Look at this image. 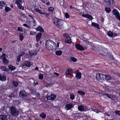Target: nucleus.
Instances as JSON below:
<instances>
[{"instance_id":"c756f323","label":"nucleus","mask_w":120,"mask_h":120,"mask_svg":"<svg viewBox=\"0 0 120 120\" xmlns=\"http://www.w3.org/2000/svg\"><path fill=\"white\" fill-rule=\"evenodd\" d=\"M10 70L12 71H13L15 70L16 68L14 66H12L11 65H10L8 66Z\"/></svg>"},{"instance_id":"5fc2aeb1","label":"nucleus","mask_w":120,"mask_h":120,"mask_svg":"<svg viewBox=\"0 0 120 120\" xmlns=\"http://www.w3.org/2000/svg\"><path fill=\"white\" fill-rule=\"evenodd\" d=\"M22 27H19L18 29V30L19 31H22Z\"/></svg>"},{"instance_id":"680f3d73","label":"nucleus","mask_w":120,"mask_h":120,"mask_svg":"<svg viewBox=\"0 0 120 120\" xmlns=\"http://www.w3.org/2000/svg\"><path fill=\"white\" fill-rule=\"evenodd\" d=\"M54 74L57 76H59V74H58L55 72H54Z\"/></svg>"},{"instance_id":"338daca9","label":"nucleus","mask_w":120,"mask_h":120,"mask_svg":"<svg viewBox=\"0 0 120 120\" xmlns=\"http://www.w3.org/2000/svg\"><path fill=\"white\" fill-rule=\"evenodd\" d=\"M38 45H38V44H36L35 45V46L36 47H38Z\"/></svg>"},{"instance_id":"9b49d317","label":"nucleus","mask_w":120,"mask_h":120,"mask_svg":"<svg viewBox=\"0 0 120 120\" xmlns=\"http://www.w3.org/2000/svg\"><path fill=\"white\" fill-rule=\"evenodd\" d=\"M56 98V96L55 95L51 94L50 95H48L47 96V99L49 100H53Z\"/></svg>"},{"instance_id":"a878e982","label":"nucleus","mask_w":120,"mask_h":120,"mask_svg":"<svg viewBox=\"0 0 120 120\" xmlns=\"http://www.w3.org/2000/svg\"><path fill=\"white\" fill-rule=\"evenodd\" d=\"M0 69L2 71H8V68L4 66H1L0 67Z\"/></svg>"},{"instance_id":"393cba45","label":"nucleus","mask_w":120,"mask_h":120,"mask_svg":"<svg viewBox=\"0 0 120 120\" xmlns=\"http://www.w3.org/2000/svg\"><path fill=\"white\" fill-rule=\"evenodd\" d=\"M72 70L71 69H67L65 72V75H71L72 72Z\"/></svg>"},{"instance_id":"72a5a7b5","label":"nucleus","mask_w":120,"mask_h":120,"mask_svg":"<svg viewBox=\"0 0 120 120\" xmlns=\"http://www.w3.org/2000/svg\"><path fill=\"white\" fill-rule=\"evenodd\" d=\"M77 93L80 95H84L85 94V93L82 91V90H79L78 91Z\"/></svg>"},{"instance_id":"c9c22d12","label":"nucleus","mask_w":120,"mask_h":120,"mask_svg":"<svg viewBox=\"0 0 120 120\" xmlns=\"http://www.w3.org/2000/svg\"><path fill=\"white\" fill-rule=\"evenodd\" d=\"M70 98L72 100H73L75 98V96L74 94L73 93H71L70 95Z\"/></svg>"},{"instance_id":"774afa93","label":"nucleus","mask_w":120,"mask_h":120,"mask_svg":"<svg viewBox=\"0 0 120 120\" xmlns=\"http://www.w3.org/2000/svg\"><path fill=\"white\" fill-rule=\"evenodd\" d=\"M105 114L106 115L108 116H110V114L108 113H105Z\"/></svg>"},{"instance_id":"13d9d810","label":"nucleus","mask_w":120,"mask_h":120,"mask_svg":"<svg viewBox=\"0 0 120 120\" xmlns=\"http://www.w3.org/2000/svg\"><path fill=\"white\" fill-rule=\"evenodd\" d=\"M38 83L37 82L36 83H35V82H34L33 83V85L34 86H35L36 85H38Z\"/></svg>"},{"instance_id":"4be33fe9","label":"nucleus","mask_w":120,"mask_h":120,"mask_svg":"<svg viewBox=\"0 0 120 120\" xmlns=\"http://www.w3.org/2000/svg\"><path fill=\"white\" fill-rule=\"evenodd\" d=\"M91 25L94 26L96 27L98 29H100L99 25L97 23H96L95 22H92L91 24Z\"/></svg>"},{"instance_id":"f704fd0d","label":"nucleus","mask_w":120,"mask_h":120,"mask_svg":"<svg viewBox=\"0 0 120 120\" xmlns=\"http://www.w3.org/2000/svg\"><path fill=\"white\" fill-rule=\"evenodd\" d=\"M78 110L81 111H83V106L81 105L79 106H78Z\"/></svg>"},{"instance_id":"f8f14e48","label":"nucleus","mask_w":120,"mask_h":120,"mask_svg":"<svg viewBox=\"0 0 120 120\" xmlns=\"http://www.w3.org/2000/svg\"><path fill=\"white\" fill-rule=\"evenodd\" d=\"M54 21L53 20V22L54 24L56 26H60V20H58L56 18H55L54 19Z\"/></svg>"},{"instance_id":"a211bd4d","label":"nucleus","mask_w":120,"mask_h":120,"mask_svg":"<svg viewBox=\"0 0 120 120\" xmlns=\"http://www.w3.org/2000/svg\"><path fill=\"white\" fill-rule=\"evenodd\" d=\"M21 65L23 66H25L27 67H30V64L28 61H26L24 63H22Z\"/></svg>"},{"instance_id":"0eeeda50","label":"nucleus","mask_w":120,"mask_h":120,"mask_svg":"<svg viewBox=\"0 0 120 120\" xmlns=\"http://www.w3.org/2000/svg\"><path fill=\"white\" fill-rule=\"evenodd\" d=\"M112 13L115 15L117 19L120 21V15L119 12L116 9L113 10L112 11Z\"/></svg>"},{"instance_id":"a18cd8bd","label":"nucleus","mask_w":120,"mask_h":120,"mask_svg":"<svg viewBox=\"0 0 120 120\" xmlns=\"http://www.w3.org/2000/svg\"><path fill=\"white\" fill-rule=\"evenodd\" d=\"M65 23V22L64 21L60 20V25H62V27L63 26V25H64Z\"/></svg>"},{"instance_id":"69168bd1","label":"nucleus","mask_w":120,"mask_h":120,"mask_svg":"<svg viewBox=\"0 0 120 120\" xmlns=\"http://www.w3.org/2000/svg\"><path fill=\"white\" fill-rule=\"evenodd\" d=\"M35 69L37 70H38V67H36L35 68Z\"/></svg>"},{"instance_id":"4d7b16f0","label":"nucleus","mask_w":120,"mask_h":120,"mask_svg":"<svg viewBox=\"0 0 120 120\" xmlns=\"http://www.w3.org/2000/svg\"><path fill=\"white\" fill-rule=\"evenodd\" d=\"M112 37H115L117 35V34L115 33H112Z\"/></svg>"},{"instance_id":"20e7f679","label":"nucleus","mask_w":120,"mask_h":120,"mask_svg":"<svg viewBox=\"0 0 120 120\" xmlns=\"http://www.w3.org/2000/svg\"><path fill=\"white\" fill-rule=\"evenodd\" d=\"M105 75L97 73L96 75V79L97 80L100 81L101 80H104L105 79Z\"/></svg>"},{"instance_id":"412c9836","label":"nucleus","mask_w":120,"mask_h":120,"mask_svg":"<svg viewBox=\"0 0 120 120\" xmlns=\"http://www.w3.org/2000/svg\"><path fill=\"white\" fill-rule=\"evenodd\" d=\"M36 30L37 31H40L41 32H44V30L42 27L40 26H39L36 28Z\"/></svg>"},{"instance_id":"4c0bfd02","label":"nucleus","mask_w":120,"mask_h":120,"mask_svg":"<svg viewBox=\"0 0 120 120\" xmlns=\"http://www.w3.org/2000/svg\"><path fill=\"white\" fill-rule=\"evenodd\" d=\"M39 78L40 79H42L43 78V74H40L39 75Z\"/></svg>"},{"instance_id":"4468645a","label":"nucleus","mask_w":120,"mask_h":120,"mask_svg":"<svg viewBox=\"0 0 120 120\" xmlns=\"http://www.w3.org/2000/svg\"><path fill=\"white\" fill-rule=\"evenodd\" d=\"M3 59V63L5 64H7L8 62V60L6 59L5 57L6 55L5 54H3L2 55Z\"/></svg>"},{"instance_id":"cd10ccee","label":"nucleus","mask_w":120,"mask_h":120,"mask_svg":"<svg viewBox=\"0 0 120 120\" xmlns=\"http://www.w3.org/2000/svg\"><path fill=\"white\" fill-rule=\"evenodd\" d=\"M105 2L108 3L109 4L111 5L112 4L113 2L112 0H104Z\"/></svg>"},{"instance_id":"09e8293b","label":"nucleus","mask_w":120,"mask_h":120,"mask_svg":"<svg viewBox=\"0 0 120 120\" xmlns=\"http://www.w3.org/2000/svg\"><path fill=\"white\" fill-rule=\"evenodd\" d=\"M56 54L57 55H60V50L57 51L56 52Z\"/></svg>"},{"instance_id":"ddd939ff","label":"nucleus","mask_w":120,"mask_h":120,"mask_svg":"<svg viewBox=\"0 0 120 120\" xmlns=\"http://www.w3.org/2000/svg\"><path fill=\"white\" fill-rule=\"evenodd\" d=\"M73 105L72 104H68L66 105L65 109L67 110H70L73 107Z\"/></svg>"},{"instance_id":"864d4df0","label":"nucleus","mask_w":120,"mask_h":120,"mask_svg":"<svg viewBox=\"0 0 120 120\" xmlns=\"http://www.w3.org/2000/svg\"><path fill=\"white\" fill-rule=\"evenodd\" d=\"M25 54L24 52H21L20 53L19 55L20 56H23Z\"/></svg>"},{"instance_id":"473e14b6","label":"nucleus","mask_w":120,"mask_h":120,"mask_svg":"<svg viewBox=\"0 0 120 120\" xmlns=\"http://www.w3.org/2000/svg\"><path fill=\"white\" fill-rule=\"evenodd\" d=\"M35 10L36 11L40 14H45V13H43L41 11V10L39 9L38 8H36L35 9Z\"/></svg>"},{"instance_id":"423d86ee","label":"nucleus","mask_w":120,"mask_h":120,"mask_svg":"<svg viewBox=\"0 0 120 120\" xmlns=\"http://www.w3.org/2000/svg\"><path fill=\"white\" fill-rule=\"evenodd\" d=\"M63 35L66 39L65 40V43L68 44H70L71 43V39L68 35L67 34L65 33L63 34Z\"/></svg>"},{"instance_id":"c85d7f7f","label":"nucleus","mask_w":120,"mask_h":120,"mask_svg":"<svg viewBox=\"0 0 120 120\" xmlns=\"http://www.w3.org/2000/svg\"><path fill=\"white\" fill-rule=\"evenodd\" d=\"M40 116L42 119H45L46 116V115L44 112H43L40 115Z\"/></svg>"},{"instance_id":"6e6552de","label":"nucleus","mask_w":120,"mask_h":120,"mask_svg":"<svg viewBox=\"0 0 120 120\" xmlns=\"http://www.w3.org/2000/svg\"><path fill=\"white\" fill-rule=\"evenodd\" d=\"M75 47L77 49L80 50V51H82L86 50L87 48V47H84L80 45L79 44H76L75 45Z\"/></svg>"},{"instance_id":"37998d69","label":"nucleus","mask_w":120,"mask_h":120,"mask_svg":"<svg viewBox=\"0 0 120 120\" xmlns=\"http://www.w3.org/2000/svg\"><path fill=\"white\" fill-rule=\"evenodd\" d=\"M65 15L66 18H69L70 16L67 13H65Z\"/></svg>"},{"instance_id":"b1692460","label":"nucleus","mask_w":120,"mask_h":120,"mask_svg":"<svg viewBox=\"0 0 120 120\" xmlns=\"http://www.w3.org/2000/svg\"><path fill=\"white\" fill-rule=\"evenodd\" d=\"M76 77L77 79H80L81 77V73L79 72H77L76 74Z\"/></svg>"},{"instance_id":"dca6fc26","label":"nucleus","mask_w":120,"mask_h":120,"mask_svg":"<svg viewBox=\"0 0 120 120\" xmlns=\"http://www.w3.org/2000/svg\"><path fill=\"white\" fill-rule=\"evenodd\" d=\"M82 16L83 17L88 18L90 20H92L93 18L92 16L88 14H84L82 15Z\"/></svg>"},{"instance_id":"e2e57ef3","label":"nucleus","mask_w":120,"mask_h":120,"mask_svg":"<svg viewBox=\"0 0 120 120\" xmlns=\"http://www.w3.org/2000/svg\"><path fill=\"white\" fill-rule=\"evenodd\" d=\"M106 95L108 97H109V98H110V97H111L110 95L109 94H106Z\"/></svg>"},{"instance_id":"6ab92c4d","label":"nucleus","mask_w":120,"mask_h":120,"mask_svg":"<svg viewBox=\"0 0 120 120\" xmlns=\"http://www.w3.org/2000/svg\"><path fill=\"white\" fill-rule=\"evenodd\" d=\"M6 79V76L5 75L0 74V80L4 81H5Z\"/></svg>"},{"instance_id":"7c9ffc66","label":"nucleus","mask_w":120,"mask_h":120,"mask_svg":"<svg viewBox=\"0 0 120 120\" xmlns=\"http://www.w3.org/2000/svg\"><path fill=\"white\" fill-rule=\"evenodd\" d=\"M19 39L20 40L22 41L23 40L24 38L23 34L22 33H20L19 34Z\"/></svg>"},{"instance_id":"c03bdc74","label":"nucleus","mask_w":120,"mask_h":120,"mask_svg":"<svg viewBox=\"0 0 120 120\" xmlns=\"http://www.w3.org/2000/svg\"><path fill=\"white\" fill-rule=\"evenodd\" d=\"M10 8H9V7H5V11L6 12H8L9 11Z\"/></svg>"},{"instance_id":"f3484780","label":"nucleus","mask_w":120,"mask_h":120,"mask_svg":"<svg viewBox=\"0 0 120 120\" xmlns=\"http://www.w3.org/2000/svg\"><path fill=\"white\" fill-rule=\"evenodd\" d=\"M42 35V33H40L37 34L36 36V40L38 42L39 41L41 38Z\"/></svg>"},{"instance_id":"de8ad7c7","label":"nucleus","mask_w":120,"mask_h":120,"mask_svg":"<svg viewBox=\"0 0 120 120\" xmlns=\"http://www.w3.org/2000/svg\"><path fill=\"white\" fill-rule=\"evenodd\" d=\"M54 10V8L53 7H50L49 8V11H52Z\"/></svg>"},{"instance_id":"9d476101","label":"nucleus","mask_w":120,"mask_h":120,"mask_svg":"<svg viewBox=\"0 0 120 120\" xmlns=\"http://www.w3.org/2000/svg\"><path fill=\"white\" fill-rule=\"evenodd\" d=\"M100 53L102 55L107 56L108 55L107 50L106 48H104L102 50H100L99 51Z\"/></svg>"},{"instance_id":"a19ab883","label":"nucleus","mask_w":120,"mask_h":120,"mask_svg":"<svg viewBox=\"0 0 120 120\" xmlns=\"http://www.w3.org/2000/svg\"><path fill=\"white\" fill-rule=\"evenodd\" d=\"M105 10L106 12L108 13H109L111 11L110 8H105Z\"/></svg>"},{"instance_id":"79ce46f5","label":"nucleus","mask_w":120,"mask_h":120,"mask_svg":"<svg viewBox=\"0 0 120 120\" xmlns=\"http://www.w3.org/2000/svg\"><path fill=\"white\" fill-rule=\"evenodd\" d=\"M21 56L19 55L17 57V59L16 60V61L17 62H19L20 60V57H21Z\"/></svg>"},{"instance_id":"bb28decb","label":"nucleus","mask_w":120,"mask_h":120,"mask_svg":"<svg viewBox=\"0 0 120 120\" xmlns=\"http://www.w3.org/2000/svg\"><path fill=\"white\" fill-rule=\"evenodd\" d=\"M6 6V4H5V3L3 1H0V6L2 7L1 8H2V7H5Z\"/></svg>"},{"instance_id":"ea45409f","label":"nucleus","mask_w":120,"mask_h":120,"mask_svg":"<svg viewBox=\"0 0 120 120\" xmlns=\"http://www.w3.org/2000/svg\"><path fill=\"white\" fill-rule=\"evenodd\" d=\"M70 58L71 60L73 62H75L77 61V60L75 58L71 57Z\"/></svg>"},{"instance_id":"2eb2a0df","label":"nucleus","mask_w":120,"mask_h":120,"mask_svg":"<svg viewBox=\"0 0 120 120\" xmlns=\"http://www.w3.org/2000/svg\"><path fill=\"white\" fill-rule=\"evenodd\" d=\"M101 47L99 45H98L97 46H93L92 49L94 50L97 52L99 51Z\"/></svg>"},{"instance_id":"1a4fd4ad","label":"nucleus","mask_w":120,"mask_h":120,"mask_svg":"<svg viewBox=\"0 0 120 120\" xmlns=\"http://www.w3.org/2000/svg\"><path fill=\"white\" fill-rule=\"evenodd\" d=\"M15 3L17 4L18 8L20 9L23 10L24 7L21 5L22 0H16Z\"/></svg>"},{"instance_id":"58836bf2","label":"nucleus","mask_w":120,"mask_h":120,"mask_svg":"<svg viewBox=\"0 0 120 120\" xmlns=\"http://www.w3.org/2000/svg\"><path fill=\"white\" fill-rule=\"evenodd\" d=\"M112 33H113L112 32L109 31L108 32L107 34V35L109 37H112Z\"/></svg>"},{"instance_id":"2f4dec72","label":"nucleus","mask_w":120,"mask_h":120,"mask_svg":"<svg viewBox=\"0 0 120 120\" xmlns=\"http://www.w3.org/2000/svg\"><path fill=\"white\" fill-rule=\"evenodd\" d=\"M13 84L15 87H17L18 86V82L16 81H13L12 82Z\"/></svg>"},{"instance_id":"aec40b11","label":"nucleus","mask_w":120,"mask_h":120,"mask_svg":"<svg viewBox=\"0 0 120 120\" xmlns=\"http://www.w3.org/2000/svg\"><path fill=\"white\" fill-rule=\"evenodd\" d=\"M7 116L4 115L0 116V120H7Z\"/></svg>"},{"instance_id":"8fccbe9b","label":"nucleus","mask_w":120,"mask_h":120,"mask_svg":"<svg viewBox=\"0 0 120 120\" xmlns=\"http://www.w3.org/2000/svg\"><path fill=\"white\" fill-rule=\"evenodd\" d=\"M35 33L33 31H30V35H34L35 34Z\"/></svg>"},{"instance_id":"603ef678","label":"nucleus","mask_w":120,"mask_h":120,"mask_svg":"<svg viewBox=\"0 0 120 120\" xmlns=\"http://www.w3.org/2000/svg\"><path fill=\"white\" fill-rule=\"evenodd\" d=\"M23 25L26 27L28 28H29V26L27 24L25 23L23 24Z\"/></svg>"},{"instance_id":"0e129e2a","label":"nucleus","mask_w":120,"mask_h":120,"mask_svg":"<svg viewBox=\"0 0 120 120\" xmlns=\"http://www.w3.org/2000/svg\"><path fill=\"white\" fill-rule=\"evenodd\" d=\"M50 3L49 2H48L46 4V5H50Z\"/></svg>"},{"instance_id":"7ed1b4c3","label":"nucleus","mask_w":120,"mask_h":120,"mask_svg":"<svg viewBox=\"0 0 120 120\" xmlns=\"http://www.w3.org/2000/svg\"><path fill=\"white\" fill-rule=\"evenodd\" d=\"M19 96L26 101L28 100L29 99L27 94L25 90H21L19 93Z\"/></svg>"},{"instance_id":"49530a36","label":"nucleus","mask_w":120,"mask_h":120,"mask_svg":"<svg viewBox=\"0 0 120 120\" xmlns=\"http://www.w3.org/2000/svg\"><path fill=\"white\" fill-rule=\"evenodd\" d=\"M115 112L116 114L120 116V111L117 110L115 111Z\"/></svg>"},{"instance_id":"f03ea898","label":"nucleus","mask_w":120,"mask_h":120,"mask_svg":"<svg viewBox=\"0 0 120 120\" xmlns=\"http://www.w3.org/2000/svg\"><path fill=\"white\" fill-rule=\"evenodd\" d=\"M105 79L107 81L110 82L114 85L116 84L117 82H118L116 80L115 78L112 77L109 75H105Z\"/></svg>"},{"instance_id":"e433bc0d","label":"nucleus","mask_w":120,"mask_h":120,"mask_svg":"<svg viewBox=\"0 0 120 120\" xmlns=\"http://www.w3.org/2000/svg\"><path fill=\"white\" fill-rule=\"evenodd\" d=\"M83 41L86 44L89 45H91V43L87 39H83Z\"/></svg>"},{"instance_id":"5701e85b","label":"nucleus","mask_w":120,"mask_h":120,"mask_svg":"<svg viewBox=\"0 0 120 120\" xmlns=\"http://www.w3.org/2000/svg\"><path fill=\"white\" fill-rule=\"evenodd\" d=\"M37 54V52L36 51L34 50H33L31 51V52H30L29 53V54L30 56H32L33 55H36Z\"/></svg>"},{"instance_id":"bf43d9fd","label":"nucleus","mask_w":120,"mask_h":120,"mask_svg":"<svg viewBox=\"0 0 120 120\" xmlns=\"http://www.w3.org/2000/svg\"><path fill=\"white\" fill-rule=\"evenodd\" d=\"M93 111H94V112H96L97 113H98V112H100V111H98V110H97V109H93Z\"/></svg>"},{"instance_id":"3c124183","label":"nucleus","mask_w":120,"mask_h":120,"mask_svg":"<svg viewBox=\"0 0 120 120\" xmlns=\"http://www.w3.org/2000/svg\"><path fill=\"white\" fill-rule=\"evenodd\" d=\"M88 110L87 107L86 106H83V111H85Z\"/></svg>"},{"instance_id":"6e6d98bb","label":"nucleus","mask_w":120,"mask_h":120,"mask_svg":"<svg viewBox=\"0 0 120 120\" xmlns=\"http://www.w3.org/2000/svg\"><path fill=\"white\" fill-rule=\"evenodd\" d=\"M32 93L34 95L36 94V92L35 90H32Z\"/></svg>"},{"instance_id":"f257e3e1","label":"nucleus","mask_w":120,"mask_h":120,"mask_svg":"<svg viewBox=\"0 0 120 120\" xmlns=\"http://www.w3.org/2000/svg\"><path fill=\"white\" fill-rule=\"evenodd\" d=\"M59 42L57 43V46L55 43L52 41L48 40L46 42V48L48 50H51L54 52L56 50V48L59 46Z\"/></svg>"},{"instance_id":"052dcab7","label":"nucleus","mask_w":120,"mask_h":120,"mask_svg":"<svg viewBox=\"0 0 120 120\" xmlns=\"http://www.w3.org/2000/svg\"><path fill=\"white\" fill-rule=\"evenodd\" d=\"M63 7L65 8H66L67 7L64 4H63Z\"/></svg>"},{"instance_id":"39448f33","label":"nucleus","mask_w":120,"mask_h":120,"mask_svg":"<svg viewBox=\"0 0 120 120\" xmlns=\"http://www.w3.org/2000/svg\"><path fill=\"white\" fill-rule=\"evenodd\" d=\"M11 113L12 115L14 116H17L19 113L18 111L16 108L14 107H10Z\"/></svg>"}]
</instances>
